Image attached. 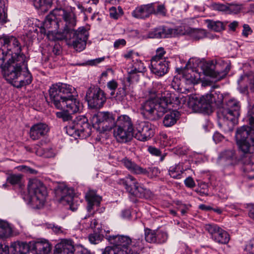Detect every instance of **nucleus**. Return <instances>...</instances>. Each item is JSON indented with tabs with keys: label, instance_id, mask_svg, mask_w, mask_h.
Returning a JSON list of instances; mask_svg holds the SVG:
<instances>
[{
	"label": "nucleus",
	"instance_id": "f257e3e1",
	"mask_svg": "<svg viewBox=\"0 0 254 254\" xmlns=\"http://www.w3.org/2000/svg\"><path fill=\"white\" fill-rule=\"evenodd\" d=\"M93 127L99 131L113 130V135L121 143L130 141L133 135L134 127L131 118L122 115L115 120L109 112H99L92 118Z\"/></svg>",
	"mask_w": 254,
	"mask_h": 254
},
{
	"label": "nucleus",
	"instance_id": "f03ea898",
	"mask_svg": "<svg viewBox=\"0 0 254 254\" xmlns=\"http://www.w3.org/2000/svg\"><path fill=\"white\" fill-rule=\"evenodd\" d=\"M76 24V15L71 10L55 8L46 16L41 32L51 40H62L67 39V33Z\"/></svg>",
	"mask_w": 254,
	"mask_h": 254
},
{
	"label": "nucleus",
	"instance_id": "7ed1b4c3",
	"mask_svg": "<svg viewBox=\"0 0 254 254\" xmlns=\"http://www.w3.org/2000/svg\"><path fill=\"white\" fill-rule=\"evenodd\" d=\"M150 98L143 102L139 108L140 113L144 118L149 120H154L155 115L160 116L165 112L168 106L172 104L174 98H178L174 94L167 93L166 96L159 98L160 93L154 89L149 91Z\"/></svg>",
	"mask_w": 254,
	"mask_h": 254
},
{
	"label": "nucleus",
	"instance_id": "20e7f679",
	"mask_svg": "<svg viewBox=\"0 0 254 254\" xmlns=\"http://www.w3.org/2000/svg\"><path fill=\"white\" fill-rule=\"evenodd\" d=\"M249 113L251 127L243 126L238 128L235 134L238 150L244 154L254 152V105Z\"/></svg>",
	"mask_w": 254,
	"mask_h": 254
},
{
	"label": "nucleus",
	"instance_id": "39448f33",
	"mask_svg": "<svg viewBox=\"0 0 254 254\" xmlns=\"http://www.w3.org/2000/svg\"><path fill=\"white\" fill-rule=\"evenodd\" d=\"M240 104L235 98L229 99L220 109L218 113V124L220 127L227 126L230 128L237 121L240 116Z\"/></svg>",
	"mask_w": 254,
	"mask_h": 254
},
{
	"label": "nucleus",
	"instance_id": "423d86ee",
	"mask_svg": "<svg viewBox=\"0 0 254 254\" xmlns=\"http://www.w3.org/2000/svg\"><path fill=\"white\" fill-rule=\"evenodd\" d=\"M27 188L30 195L29 204L35 209L42 208L47 196L46 187L41 181L34 179L29 181Z\"/></svg>",
	"mask_w": 254,
	"mask_h": 254
},
{
	"label": "nucleus",
	"instance_id": "0eeeda50",
	"mask_svg": "<svg viewBox=\"0 0 254 254\" xmlns=\"http://www.w3.org/2000/svg\"><path fill=\"white\" fill-rule=\"evenodd\" d=\"M1 47L0 49L1 56H6V60L19 59L20 57L26 59L22 53V47L18 39L14 36L4 35L0 38Z\"/></svg>",
	"mask_w": 254,
	"mask_h": 254
},
{
	"label": "nucleus",
	"instance_id": "6e6552de",
	"mask_svg": "<svg viewBox=\"0 0 254 254\" xmlns=\"http://www.w3.org/2000/svg\"><path fill=\"white\" fill-rule=\"evenodd\" d=\"M22 58L20 57L19 59L7 60L5 63L0 61V68L3 76L11 84L27 64V59Z\"/></svg>",
	"mask_w": 254,
	"mask_h": 254
},
{
	"label": "nucleus",
	"instance_id": "1a4fd4ad",
	"mask_svg": "<svg viewBox=\"0 0 254 254\" xmlns=\"http://www.w3.org/2000/svg\"><path fill=\"white\" fill-rule=\"evenodd\" d=\"M67 133L76 138L82 139L89 137L91 133V127L88 122V119L84 116H79L72 123L66 127Z\"/></svg>",
	"mask_w": 254,
	"mask_h": 254
},
{
	"label": "nucleus",
	"instance_id": "9d476101",
	"mask_svg": "<svg viewBox=\"0 0 254 254\" xmlns=\"http://www.w3.org/2000/svg\"><path fill=\"white\" fill-rule=\"evenodd\" d=\"M118 183L123 185L129 193L137 197L148 199L150 198L152 195L149 190L139 184L131 175L119 180Z\"/></svg>",
	"mask_w": 254,
	"mask_h": 254
},
{
	"label": "nucleus",
	"instance_id": "9b49d317",
	"mask_svg": "<svg viewBox=\"0 0 254 254\" xmlns=\"http://www.w3.org/2000/svg\"><path fill=\"white\" fill-rule=\"evenodd\" d=\"M74 89L70 85L58 83L53 84L49 90L50 99L52 103L57 108L62 101L70 96L71 92Z\"/></svg>",
	"mask_w": 254,
	"mask_h": 254
},
{
	"label": "nucleus",
	"instance_id": "f8f14e48",
	"mask_svg": "<svg viewBox=\"0 0 254 254\" xmlns=\"http://www.w3.org/2000/svg\"><path fill=\"white\" fill-rule=\"evenodd\" d=\"M85 98L88 106L92 108H101L106 101L105 93L97 86H91L87 89Z\"/></svg>",
	"mask_w": 254,
	"mask_h": 254
},
{
	"label": "nucleus",
	"instance_id": "ddd939ff",
	"mask_svg": "<svg viewBox=\"0 0 254 254\" xmlns=\"http://www.w3.org/2000/svg\"><path fill=\"white\" fill-rule=\"evenodd\" d=\"M205 230L209 234L210 238L215 243L225 245L229 243L230 235L227 231L214 223L207 224Z\"/></svg>",
	"mask_w": 254,
	"mask_h": 254
},
{
	"label": "nucleus",
	"instance_id": "4468645a",
	"mask_svg": "<svg viewBox=\"0 0 254 254\" xmlns=\"http://www.w3.org/2000/svg\"><path fill=\"white\" fill-rule=\"evenodd\" d=\"M68 34H69L70 36L72 35L71 42L73 48L76 51L80 52L85 49L89 32L84 27H79L77 30H74L73 28H71Z\"/></svg>",
	"mask_w": 254,
	"mask_h": 254
},
{
	"label": "nucleus",
	"instance_id": "2eb2a0df",
	"mask_svg": "<svg viewBox=\"0 0 254 254\" xmlns=\"http://www.w3.org/2000/svg\"><path fill=\"white\" fill-rule=\"evenodd\" d=\"M135 138L141 141L150 139L154 134V127L148 122H139L135 127Z\"/></svg>",
	"mask_w": 254,
	"mask_h": 254
},
{
	"label": "nucleus",
	"instance_id": "dca6fc26",
	"mask_svg": "<svg viewBox=\"0 0 254 254\" xmlns=\"http://www.w3.org/2000/svg\"><path fill=\"white\" fill-rule=\"evenodd\" d=\"M70 97L65 98V100L61 101L56 108L58 109H66L72 114L79 112L82 109V105L80 102L74 97L72 92L70 93Z\"/></svg>",
	"mask_w": 254,
	"mask_h": 254
},
{
	"label": "nucleus",
	"instance_id": "f3484780",
	"mask_svg": "<svg viewBox=\"0 0 254 254\" xmlns=\"http://www.w3.org/2000/svg\"><path fill=\"white\" fill-rule=\"evenodd\" d=\"M154 12V3L141 4L137 6L131 12V15L138 19H146Z\"/></svg>",
	"mask_w": 254,
	"mask_h": 254
},
{
	"label": "nucleus",
	"instance_id": "a211bd4d",
	"mask_svg": "<svg viewBox=\"0 0 254 254\" xmlns=\"http://www.w3.org/2000/svg\"><path fill=\"white\" fill-rule=\"evenodd\" d=\"M107 239L109 243L115 247H119L121 250H128L131 238L127 235H118L108 236Z\"/></svg>",
	"mask_w": 254,
	"mask_h": 254
},
{
	"label": "nucleus",
	"instance_id": "6ab92c4d",
	"mask_svg": "<svg viewBox=\"0 0 254 254\" xmlns=\"http://www.w3.org/2000/svg\"><path fill=\"white\" fill-rule=\"evenodd\" d=\"M32 81V76L28 69L27 64L21 70L12 85L16 88H21L30 84Z\"/></svg>",
	"mask_w": 254,
	"mask_h": 254
},
{
	"label": "nucleus",
	"instance_id": "aec40b11",
	"mask_svg": "<svg viewBox=\"0 0 254 254\" xmlns=\"http://www.w3.org/2000/svg\"><path fill=\"white\" fill-rule=\"evenodd\" d=\"M49 130L48 126L45 123H40L34 124L30 128V137L34 140H38L46 135Z\"/></svg>",
	"mask_w": 254,
	"mask_h": 254
},
{
	"label": "nucleus",
	"instance_id": "412c9836",
	"mask_svg": "<svg viewBox=\"0 0 254 254\" xmlns=\"http://www.w3.org/2000/svg\"><path fill=\"white\" fill-rule=\"evenodd\" d=\"M188 105L194 112H198L209 108L206 95L201 97L195 95L191 96L188 101Z\"/></svg>",
	"mask_w": 254,
	"mask_h": 254
},
{
	"label": "nucleus",
	"instance_id": "4be33fe9",
	"mask_svg": "<svg viewBox=\"0 0 254 254\" xmlns=\"http://www.w3.org/2000/svg\"><path fill=\"white\" fill-rule=\"evenodd\" d=\"M162 114H164L162 119V124L166 127H172L175 125L181 116L180 113L177 110H169V105L165 112Z\"/></svg>",
	"mask_w": 254,
	"mask_h": 254
},
{
	"label": "nucleus",
	"instance_id": "5701e85b",
	"mask_svg": "<svg viewBox=\"0 0 254 254\" xmlns=\"http://www.w3.org/2000/svg\"><path fill=\"white\" fill-rule=\"evenodd\" d=\"M74 243L70 240L62 239L55 246L54 254H73Z\"/></svg>",
	"mask_w": 254,
	"mask_h": 254
},
{
	"label": "nucleus",
	"instance_id": "b1692460",
	"mask_svg": "<svg viewBox=\"0 0 254 254\" xmlns=\"http://www.w3.org/2000/svg\"><path fill=\"white\" fill-rule=\"evenodd\" d=\"M151 71L155 75L162 76L166 74L169 69L168 61L166 60H151Z\"/></svg>",
	"mask_w": 254,
	"mask_h": 254
},
{
	"label": "nucleus",
	"instance_id": "393cba45",
	"mask_svg": "<svg viewBox=\"0 0 254 254\" xmlns=\"http://www.w3.org/2000/svg\"><path fill=\"white\" fill-rule=\"evenodd\" d=\"M86 199L88 201V206L87 207V211L91 215H93L94 212L91 213L92 210L94 209L95 206L98 207L101 201V197L97 195L93 190L89 191L86 194Z\"/></svg>",
	"mask_w": 254,
	"mask_h": 254
},
{
	"label": "nucleus",
	"instance_id": "a878e982",
	"mask_svg": "<svg viewBox=\"0 0 254 254\" xmlns=\"http://www.w3.org/2000/svg\"><path fill=\"white\" fill-rule=\"evenodd\" d=\"M122 162L128 171L133 174L145 175L147 174L148 172L146 168H143L138 166L135 162L132 161L131 160L128 158H124L122 160Z\"/></svg>",
	"mask_w": 254,
	"mask_h": 254
},
{
	"label": "nucleus",
	"instance_id": "bb28decb",
	"mask_svg": "<svg viewBox=\"0 0 254 254\" xmlns=\"http://www.w3.org/2000/svg\"><path fill=\"white\" fill-rule=\"evenodd\" d=\"M183 77L188 84H195L198 83L200 76L192 69L185 68L182 71Z\"/></svg>",
	"mask_w": 254,
	"mask_h": 254
},
{
	"label": "nucleus",
	"instance_id": "cd10ccee",
	"mask_svg": "<svg viewBox=\"0 0 254 254\" xmlns=\"http://www.w3.org/2000/svg\"><path fill=\"white\" fill-rule=\"evenodd\" d=\"M240 159V158L237 156L235 151L233 149L224 150L220 153L218 158L219 163H222L223 161H228L229 163H231L232 162H237Z\"/></svg>",
	"mask_w": 254,
	"mask_h": 254
},
{
	"label": "nucleus",
	"instance_id": "c85d7f7f",
	"mask_svg": "<svg viewBox=\"0 0 254 254\" xmlns=\"http://www.w3.org/2000/svg\"><path fill=\"white\" fill-rule=\"evenodd\" d=\"M34 249L38 254H49L51 251L52 246L47 240L41 239L35 242Z\"/></svg>",
	"mask_w": 254,
	"mask_h": 254
},
{
	"label": "nucleus",
	"instance_id": "c756f323",
	"mask_svg": "<svg viewBox=\"0 0 254 254\" xmlns=\"http://www.w3.org/2000/svg\"><path fill=\"white\" fill-rule=\"evenodd\" d=\"M144 248V242L142 239L131 240L128 250H125L127 254H139Z\"/></svg>",
	"mask_w": 254,
	"mask_h": 254
},
{
	"label": "nucleus",
	"instance_id": "7c9ffc66",
	"mask_svg": "<svg viewBox=\"0 0 254 254\" xmlns=\"http://www.w3.org/2000/svg\"><path fill=\"white\" fill-rule=\"evenodd\" d=\"M10 248L13 254H26L29 251L28 246L24 242H13Z\"/></svg>",
	"mask_w": 254,
	"mask_h": 254
},
{
	"label": "nucleus",
	"instance_id": "2f4dec72",
	"mask_svg": "<svg viewBox=\"0 0 254 254\" xmlns=\"http://www.w3.org/2000/svg\"><path fill=\"white\" fill-rule=\"evenodd\" d=\"M206 96L209 107L213 104L219 106L221 105L223 101V96L220 92H215L214 93L207 94Z\"/></svg>",
	"mask_w": 254,
	"mask_h": 254
},
{
	"label": "nucleus",
	"instance_id": "473e14b6",
	"mask_svg": "<svg viewBox=\"0 0 254 254\" xmlns=\"http://www.w3.org/2000/svg\"><path fill=\"white\" fill-rule=\"evenodd\" d=\"M185 172L182 163L175 164L169 168V174L171 177L175 179L182 178V175Z\"/></svg>",
	"mask_w": 254,
	"mask_h": 254
},
{
	"label": "nucleus",
	"instance_id": "72a5a7b5",
	"mask_svg": "<svg viewBox=\"0 0 254 254\" xmlns=\"http://www.w3.org/2000/svg\"><path fill=\"white\" fill-rule=\"evenodd\" d=\"M205 23L208 29L215 32H220L224 30L227 22H223L220 21H214L212 20L207 19Z\"/></svg>",
	"mask_w": 254,
	"mask_h": 254
},
{
	"label": "nucleus",
	"instance_id": "f704fd0d",
	"mask_svg": "<svg viewBox=\"0 0 254 254\" xmlns=\"http://www.w3.org/2000/svg\"><path fill=\"white\" fill-rule=\"evenodd\" d=\"M12 233V229L9 224L0 220V238L10 237Z\"/></svg>",
	"mask_w": 254,
	"mask_h": 254
},
{
	"label": "nucleus",
	"instance_id": "c9c22d12",
	"mask_svg": "<svg viewBox=\"0 0 254 254\" xmlns=\"http://www.w3.org/2000/svg\"><path fill=\"white\" fill-rule=\"evenodd\" d=\"M144 235L146 242L150 243H156V230L146 228L144 229Z\"/></svg>",
	"mask_w": 254,
	"mask_h": 254
},
{
	"label": "nucleus",
	"instance_id": "e433bc0d",
	"mask_svg": "<svg viewBox=\"0 0 254 254\" xmlns=\"http://www.w3.org/2000/svg\"><path fill=\"white\" fill-rule=\"evenodd\" d=\"M165 27L156 28L152 31L149 36L153 38H166L167 35L165 34Z\"/></svg>",
	"mask_w": 254,
	"mask_h": 254
},
{
	"label": "nucleus",
	"instance_id": "4c0bfd02",
	"mask_svg": "<svg viewBox=\"0 0 254 254\" xmlns=\"http://www.w3.org/2000/svg\"><path fill=\"white\" fill-rule=\"evenodd\" d=\"M102 254H127L125 250H121L119 247L108 246L105 248Z\"/></svg>",
	"mask_w": 254,
	"mask_h": 254
},
{
	"label": "nucleus",
	"instance_id": "58836bf2",
	"mask_svg": "<svg viewBox=\"0 0 254 254\" xmlns=\"http://www.w3.org/2000/svg\"><path fill=\"white\" fill-rule=\"evenodd\" d=\"M101 231H93L88 236L89 242L92 244H97L102 241L103 236L101 233Z\"/></svg>",
	"mask_w": 254,
	"mask_h": 254
},
{
	"label": "nucleus",
	"instance_id": "ea45409f",
	"mask_svg": "<svg viewBox=\"0 0 254 254\" xmlns=\"http://www.w3.org/2000/svg\"><path fill=\"white\" fill-rule=\"evenodd\" d=\"M190 36L194 40H199L205 38L206 36V33L204 30L193 29L191 30Z\"/></svg>",
	"mask_w": 254,
	"mask_h": 254
},
{
	"label": "nucleus",
	"instance_id": "a19ab883",
	"mask_svg": "<svg viewBox=\"0 0 254 254\" xmlns=\"http://www.w3.org/2000/svg\"><path fill=\"white\" fill-rule=\"evenodd\" d=\"M23 176L21 174H11L7 178V181L12 185H21Z\"/></svg>",
	"mask_w": 254,
	"mask_h": 254
},
{
	"label": "nucleus",
	"instance_id": "79ce46f5",
	"mask_svg": "<svg viewBox=\"0 0 254 254\" xmlns=\"http://www.w3.org/2000/svg\"><path fill=\"white\" fill-rule=\"evenodd\" d=\"M76 198L73 197L70 195H67L62 197V199L67 202L69 205L70 208L72 211H75L77 209V204L75 202H77Z\"/></svg>",
	"mask_w": 254,
	"mask_h": 254
},
{
	"label": "nucleus",
	"instance_id": "37998d69",
	"mask_svg": "<svg viewBox=\"0 0 254 254\" xmlns=\"http://www.w3.org/2000/svg\"><path fill=\"white\" fill-rule=\"evenodd\" d=\"M61 111L56 113V116L59 119L63 120L64 122L71 120L72 117L71 115L72 114L67 111L66 109H61Z\"/></svg>",
	"mask_w": 254,
	"mask_h": 254
},
{
	"label": "nucleus",
	"instance_id": "c03bdc74",
	"mask_svg": "<svg viewBox=\"0 0 254 254\" xmlns=\"http://www.w3.org/2000/svg\"><path fill=\"white\" fill-rule=\"evenodd\" d=\"M127 73L128 77L127 79L129 82H137L139 80V72L134 71L133 69L129 67L127 69Z\"/></svg>",
	"mask_w": 254,
	"mask_h": 254
},
{
	"label": "nucleus",
	"instance_id": "a18cd8bd",
	"mask_svg": "<svg viewBox=\"0 0 254 254\" xmlns=\"http://www.w3.org/2000/svg\"><path fill=\"white\" fill-rule=\"evenodd\" d=\"M127 94V87L124 85L123 87H120L118 89L116 97L117 100L120 101H124L126 99V96Z\"/></svg>",
	"mask_w": 254,
	"mask_h": 254
},
{
	"label": "nucleus",
	"instance_id": "49530a36",
	"mask_svg": "<svg viewBox=\"0 0 254 254\" xmlns=\"http://www.w3.org/2000/svg\"><path fill=\"white\" fill-rule=\"evenodd\" d=\"M168 235L165 231L162 230H156V243H164L168 239Z\"/></svg>",
	"mask_w": 254,
	"mask_h": 254
},
{
	"label": "nucleus",
	"instance_id": "de8ad7c7",
	"mask_svg": "<svg viewBox=\"0 0 254 254\" xmlns=\"http://www.w3.org/2000/svg\"><path fill=\"white\" fill-rule=\"evenodd\" d=\"M0 18L2 19L1 21H0V24H3L7 22L6 10L5 9L4 2L2 0H0Z\"/></svg>",
	"mask_w": 254,
	"mask_h": 254
},
{
	"label": "nucleus",
	"instance_id": "09e8293b",
	"mask_svg": "<svg viewBox=\"0 0 254 254\" xmlns=\"http://www.w3.org/2000/svg\"><path fill=\"white\" fill-rule=\"evenodd\" d=\"M167 10L164 4H158L156 8L154 6V12L153 14L165 16L166 15Z\"/></svg>",
	"mask_w": 254,
	"mask_h": 254
},
{
	"label": "nucleus",
	"instance_id": "8fccbe9b",
	"mask_svg": "<svg viewBox=\"0 0 254 254\" xmlns=\"http://www.w3.org/2000/svg\"><path fill=\"white\" fill-rule=\"evenodd\" d=\"M130 68L133 69L134 71H137L139 72H143L145 70V67L144 64L140 61L136 60L134 62Z\"/></svg>",
	"mask_w": 254,
	"mask_h": 254
},
{
	"label": "nucleus",
	"instance_id": "3c124183",
	"mask_svg": "<svg viewBox=\"0 0 254 254\" xmlns=\"http://www.w3.org/2000/svg\"><path fill=\"white\" fill-rule=\"evenodd\" d=\"M166 54V51L162 47L158 48L156 51V55L152 57L151 60L154 61H161V60H165L163 58L165 54Z\"/></svg>",
	"mask_w": 254,
	"mask_h": 254
},
{
	"label": "nucleus",
	"instance_id": "603ef678",
	"mask_svg": "<svg viewBox=\"0 0 254 254\" xmlns=\"http://www.w3.org/2000/svg\"><path fill=\"white\" fill-rule=\"evenodd\" d=\"M85 228H90L93 231H102L101 225L99 223L97 219H93L90 221L89 225L85 226Z\"/></svg>",
	"mask_w": 254,
	"mask_h": 254
},
{
	"label": "nucleus",
	"instance_id": "864d4df0",
	"mask_svg": "<svg viewBox=\"0 0 254 254\" xmlns=\"http://www.w3.org/2000/svg\"><path fill=\"white\" fill-rule=\"evenodd\" d=\"M52 1V0H33V3L34 6L38 9L50 5Z\"/></svg>",
	"mask_w": 254,
	"mask_h": 254
},
{
	"label": "nucleus",
	"instance_id": "5fc2aeb1",
	"mask_svg": "<svg viewBox=\"0 0 254 254\" xmlns=\"http://www.w3.org/2000/svg\"><path fill=\"white\" fill-rule=\"evenodd\" d=\"M118 83L115 80H112L111 81H109L107 84V86L112 91L111 92V95H114L115 94V91L118 87Z\"/></svg>",
	"mask_w": 254,
	"mask_h": 254
},
{
	"label": "nucleus",
	"instance_id": "6e6d98bb",
	"mask_svg": "<svg viewBox=\"0 0 254 254\" xmlns=\"http://www.w3.org/2000/svg\"><path fill=\"white\" fill-rule=\"evenodd\" d=\"M211 7L213 9L219 11H225L227 8V6L225 5L216 2H213L211 4Z\"/></svg>",
	"mask_w": 254,
	"mask_h": 254
},
{
	"label": "nucleus",
	"instance_id": "4d7b16f0",
	"mask_svg": "<svg viewBox=\"0 0 254 254\" xmlns=\"http://www.w3.org/2000/svg\"><path fill=\"white\" fill-rule=\"evenodd\" d=\"M253 31L248 24H245L243 25V30L242 34L245 37H247L249 35L251 34Z\"/></svg>",
	"mask_w": 254,
	"mask_h": 254
},
{
	"label": "nucleus",
	"instance_id": "13d9d810",
	"mask_svg": "<svg viewBox=\"0 0 254 254\" xmlns=\"http://www.w3.org/2000/svg\"><path fill=\"white\" fill-rule=\"evenodd\" d=\"M246 251L250 254H254V240H252L246 246Z\"/></svg>",
	"mask_w": 254,
	"mask_h": 254
},
{
	"label": "nucleus",
	"instance_id": "bf43d9fd",
	"mask_svg": "<svg viewBox=\"0 0 254 254\" xmlns=\"http://www.w3.org/2000/svg\"><path fill=\"white\" fill-rule=\"evenodd\" d=\"M184 183L186 187L189 188H193L195 186V183L191 177H188L185 181Z\"/></svg>",
	"mask_w": 254,
	"mask_h": 254
},
{
	"label": "nucleus",
	"instance_id": "052dcab7",
	"mask_svg": "<svg viewBox=\"0 0 254 254\" xmlns=\"http://www.w3.org/2000/svg\"><path fill=\"white\" fill-rule=\"evenodd\" d=\"M148 151L149 152L153 155L156 156H160L161 155V151L160 150L154 147L149 146L148 148Z\"/></svg>",
	"mask_w": 254,
	"mask_h": 254
},
{
	"label": "nucleus",
	"instance_id": "680f3d73",
	"mask_svg": "<svg viewBox=\"0 0 254 254\" xmlns=\"http://www.w3.org/2000/svg\"><path fill=\"white\" fill-rule=\"evenodd\" d=\"M110 16L111 18L115 19H117L119 17V14L117 11V9L115 7L112 6L109 9Z\"/></svg>",
	"mask_w": 254,
	"mask_h": 254
},
{
	"label": "nucleus",
	"instance_id": "e2e57ef3",
	"mask_svg": "<svg viewBox=\"0 0 254 254\" xmlns=\"http://www.w3.org/2000/svg\"><path fill=\"white\" fill-rule=\"evenodd\" d=\"M43 155L46 158H52L55 156V152L52 148L47 149L44 151Z\"/></svg>",
	"mask_w": 254,
	"mask_h": 254
},
{
	"label": "nucleus",
	"instance_id": "0e129e2a",
	"mask_svg": "<svg viewBox=\"0 0 254 254\" xmlns=\"http://www.w3.org/2000/svg\"><path fill=\"white\" fill-rule=\"evenodd\" d=\"M126 44V41L124 39L116 40L114 43V47L116 49L123 47Z\"/></svg>",
	"mask_w": 254,
	"mask_h": 254
},
{
	"label": "nucleus",
	"instance_id": "69168bd1",
	"mask_svg": "<svg viewBox=\"0 0 254 254\" xmlns=\"http://www.w3.org/2000/svg\"><path fill=\"white\" fill-rule=\"evenodd\" d=\"M104 60H105L104 57L99 58H97V59H95L94 60L89 61L88 63H89V64H90L91 65H96L99 64V63L102 62L103 61H104Z\"/></svg>",
	"mask_w": 254,
	"mask_h": 254
},
{
	"label": "nucleus",
	"instance_id": "338daca9",
	"mask_svg": "<svg viewBox=\"0 0 254 254\" xmlns=\"http://www.w3.org/2000/svg\"><path fill=\"white\" fill-rule=\"evenodd\" d=\"M9 249L8 245L0 244V254H9Z\"/></svg>",
	"mask_w": 254,
	"mask_h": 254
},
{
	"label": "nucleus",
	"instance_id": "774afa93",
	"mask_svg": "<svg viewBox=\"0 0 254 254\" xmlns=\"http://www.w3.org/2000/svg\"><path fill=\"white\" fill-rule=\"evenodd\" d=\"M224 138V136L218 132H216L214 133L213 136V140L215 142V143H218L220 141H221Z\"/></svg>",
	"mask_w": 254,
	"mask_h": 254
}]
</instances>
